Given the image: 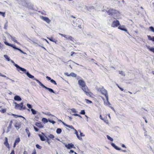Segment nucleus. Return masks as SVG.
<instances>
[{
    "label": "nucleus",
    "mask_w": 154,
    "mask_h": 154,
    "mask_svg": "<svg viewBox=\"0 0 154 154\" xmlns=\"http://www.w3.org/2000/svg\"><path fill=\"white\" fill-rule=\"evenodd\" d=\"M78 82L81 88L85 92L86 94L90 97H92L93 94L88 89V87L86 85L85 82L83 80H79Z\"/></svg>",
    "instance_id": "1"
},
{
    "label": "nucleus",
    "mask_w": 154,
    "mask_h": 154,
    "mask_svg": "<svg viewBox=\"0 0 154 154\" xmlns=\"http://www.w3.org/2000/svg\"><path fill=\"white\" fill-rule=\"evenodd\" d=\"M14 66L17 67V70L18 71H21L22 72H23L24 73L26 74L27 76L30 78L32 79H34V77L30 74L28 72H26V70L24 68H23L22 67L16 64H15Z\"/></svg>",
    "instance_id": "2"
},
{
    "label": "nucleus",
    "mask_w": 154,
    "mask_h": 154,
    "mask_svg": "<svg viewBox=\"0 0 154 154\" xmlns=\"http://www.w3.org/2000/svg\"><path fill=\"white\" fill-rule=\"evenodd\" d=\"M14 66L17 67V70L18 71H21L22 72H23L24 73L26 74L27 76L30 78L32 79H34V77L30 74L28 72H26V70L24 68H23L22 67L16 64H15Z\"/></svg>",
    "instance_id": "3"
},
{
    "label": "nucleus",
    "mask_w": 154,
    "mask_h": 154,
    "mask_svg": "<svg viewBox=\"0 0 154 154\" xmlns=\"http://www.w3.org/2000/svg\"><path fill=\"white\" fill-rule=\"evenodd\" d=\"M14 103L15 104L14 108L16 109L22 110L26 109V107L23 106V102H21L19 104H17L16 102H14Z\"/></svg>",
    "instance_id": "4"
},
{
    "label": "nucleus",
    "mask_w": 154,
    "mask_h": 154,
    "mask_svg": "<svg viewBox=\"0 0 154 154\" xmlns=\"http://www.w3.org/2000/svg\"><path fill=\"white\" fill-rule=\"evenodd\" d=\"M99 91H100L101 94L105 96L107 101L108 100V96L107 94V91L103 87L100 88L98 89Z\"/></svg>",
    "instance_id": "5"
},
{
    "label": "nucleus",
    "mask_w": 154,
    "mask_h": 154,
    "mask_svg": "<svg viewBox=\"0 0 154 154\" xmlns=\"http://www.w3.org/2000/svg\"><path fill=\"white\" fill-rule=\"evenodd\" d=\"M34 80H35L43 88H44L48 90L51 92L53 93H54V91L52 89L46 87V86H45L43 84H42L38 79H34Z\"/></svg>",
    "instance_id": "6"
},
{
    "label": "nucleus",
    "mask_w": 154,
    "mask_h": 154,
    "mask_svg": "<svg viewBox=\"0 0 154 154\" xmlns=\"http://www.w3.org/2000/svg\"><path fill=\"white\" fill-rule=\"evenodd\" d=\"M106 12L110 16H112L117 14L118 11L117 10L112 9L109 8Z\"/></svg>",
    "instance_id": "7"
},
{
    "label": "nucleus",
    "mask_w": 154,
    "mask_h": 154,
    "mask_svg": "<svg viewBox=\"0 0 154 154\" xmlns=\"http://www.w3.org/2000/svg\"><path fill=\"white\" fill-rule=\"evenodd\" d=\"M4 43L6 45H8L9 46H10L12 47L14 49H17V50L20 51L21 53L24 54V53L23 52V51H22L21 49H19V48H18L16 47H15V45H14L9 43L6 41H5L4 42Z\"/></svg>",
    "instance_id": "8"
},
{
    "label": "nucleus",
    "mask_w": 154,
    "mask_h": 154,
    "mask_svg": "<svg viewBox=\"0 0 154 154\" xmlns=\"http://www.w3.org/2000/svg\"><path fill=\"white\" fill-rule=\"evenodd\" d=\"M120 25L119 21L117 20L113 21L111 24V26L112 27H117Z\"/></svg>",
    "instance_id": "9"
},
{
    "label": "nucleus",
    "mask_w": 154,
    "mask_h": 154,
    "mask_svg": "<svg viewBox=\"0 0 154 154\" xmlns=\"http://www.w3.org/2000/svg\"><path fill=\"white\" fill-rule=\"evenodd\" d=\"M21 123L20 122H16L14 123V126L18 130L21 127Z\"/></svg>",
    "instance_id": "10"
},
{
    "label": "nucleus",
    "mask_w": 154,
    "mask_h": 154,
    "mask_svg": "<svg viewBox=\"0 0 154 154\" xmlns=\"http://www.w3.org/2000/svg\"><path fill=\"white\" fill-rule=\"evenodd\" d=\"M41 18L44 21L46 22L47 23H49L51 22V20L47 17L42 16Z\"/></svg>",
    "instance_id": "11"
},
{
    "label": "nucleus",
    "mask_w": 154,
    "mask_h": 154,
    "mask_svg": "<svg viewBox=\"0 0 154 154\" xmlns=\"http://www.w3.org/2000/svg\"><path fill=\"white\" fill-rule=\"evenodd\" d=\"M65 146L68 149H71L72 148H75L74 145L72 144V143H68V144H66L65 145Z\"/></svg>",
    "instance_id": "12"
},
{
    "label": "nucleus",
    "mask_w": 154,
    "mask_h": 154,
    "mask_svg": "<svg viewBox=\"0 0 154 154\" xmlns=\"http://www.w3.org/2000/svg\"><path fill=\"white\" fill-rule=\"evenodd\" d=\"M111 145L113 147L116 149L117 150H121L122 152H126V151L125 150H121V149L120 148H119L117 146H116L114 143H111Z\"/></svg>",
    "instance_id": "13"
},
{
    "label": "nucleus",
    "mask_w": 154,
    "mask_h": 154,
    "mask_svg": "<svg viewBox=\"0 0 154 154\" xmlns=\"http://www.w3.org/2000/svg\"><path fill=\"white\" fill-rule=\"evenodd\" d=\"M5 141L4 142V144L8 148H9L10 146L8 142V138L7 137H5Z\"/></svg>",
    "instance_id": "14"
},
{
    "label": "nucleus",
    "mask_w": 154,
    "mask_h": 154,
    "mask_svg": "<svg viewBox=\"0 0 154 154\" xmlns=\"http://www.w3.org/2000/svg\"><path fill=\"white\" fill-rule=\"evenodd\" d=\"M12 123H13L12 120H11L10 121L9 125L7 128L8 132L10 131V129H11V128Z\"/></svg>",
    "instance_id": "15"
},
{
    "label": "nucleus",
    "mask_w": 154,
    "mask_h": 154,
    "mask_svg": "<svg viewBox=\"0 0 154 154\" xmlns=\"http://www.w3.org/2000/svg\"><path fill=\"white\" fill-rule=\"evenodd\" d=\"M35 125L39 128H42L43 127V126L42 125L41 122H37L35 123Z\"/></svg>",
    "instance_id": "16"
},
{
    "label": "nucleus",
    "mask_w": 154,
    "mask_h": 154,
    "mask_svg": "<svg viewBox=\"0 0 154 154\" xmlns=\"http://www.w3.org/2000/svg\"><path fill=\"white\" fill-rule=\"evenodd\" d=\"M14 99L15 100L17 101H20L22 100L21 97L18 95L15 96L14 98Z\"/></svg>",
    "instance_id": "17"
},
{
    "label": "nucleus",
    "mask_w": 154,
    "mask_h": 154,
    "mask_svg": "<svg viewBox=\"0 0 154 154\" xmlns=\"http://www.w3.org/2000/svg\"><path fill=\"white\" fill-rule=\"evenodd\" d=\"M63 124L65 126H66L71 129H73L74 130L75 129L74 128L72 125H67L64 122H63Z\"/></svg>",
    "instance_id": "18"
},
{
    "label": "nucleus",
    "mask_w": 154,
    "mask_h": 154,
    "mask_svg": "<svg viewBox=\"0 0 154 154\" xmlns=\"http://www.w3.org/2000/svg\"><path fill=\"white\" fill-rule=\"evenodd\" d=\"M118 29L120 30L125 31L126 32H128L126 28H125L124 26H119L118 27Z\"/></svg>",
    "instance_id": "19"
},
{
    "label": "nucleus",
    "mask_w": 154,
    "mask_h": 154,
    "mask_svg": "<svg viewBox=\"0 0 154 154\" xmlns=\"http://www.w3.org/2000/svg\"><path fill=\"white\" fill-rule=\"evenodd\" d=\"M74 131H75V134H76V136H77V138H78V139L80 140H82V138L81 137H80L78 135V132L75 129L74 130Z\"/></svg>",
    "instance_id": "20"
},
{
    "label": "nucleus",
    "mask_w": 154,
    "mask_h": 154,
    "mask_svg": "<svg viewBox=\"0 0 154 154\" xmlns=\"http://www.w3.org/2000/svg\"><path fill=\"white\" fill-rule=\"evenodd\" d=\"M48 38L50 41L53 42H54L55 43H56V42H57V40L54 38L52 37H51L50 38Z\"/></svg>",
    "instance_id": "21"
},
{
    "label": "nucleus",
    "mask_w": 154,
    "mask_h": 154,
    "mask_svg": "<svg viewBox=\"0 0 154 154\" xmlns=\"http://www.w3.org/2000/svg\"><path fill=\"white\" fill-rule=\"evenodd\" d=\"M38 136L40 137L41 140L42 141H45L46 140L45 137L44 136H42V135H41L40 134H38Z\"/></svg>",
    "instance_id": "22"
},
{
    "label": "nucleus",
    "mask_w": 154,
    "mask_h": 154,
    "mask_svg": "<svg viewBox=\"0 0 154 154\" xmlns=\"http://www.w3.org/2000/svg\"><path fill=\"white\" fill-rule=\"evenodd\" d=\"M148 39L154 42V36L151 37L150 35H147Z\"/></svg>",
    "instance_id": "23"
},
{
    "label": "nucleus",
    "mask_w": 154,
    "mask_h": 154,
    "mask_svg": "<svg viewBox=\"0 0 154 154\" xmlns=\"http://www.w3.org/2000/svg\"><path fill=\"white\" fill-rule=\"evenodd\" d=\"M147 48L150 51L154 53V48H150L149 46H147Z\"/></svg>",
    "instance_id": "24"
},
{
    "label": "nucleus",
    "mask_w": 154,
    "mask_h": 154,
    "mask_svg": "<svg viewBox=\"0 0 154 154\" xmlns=\"http://www.w3.org/2000/svg\"><path fill=\"white\" fill-rule=\"evenodd\" d=\"M68 75L71 76L72 77H76L77 76V75L75 73H74L72 72H71L69 75Z\"/></svg>",
    "instance_id": "25"
},
{
    "label": "nucleus",
    "mask_w": 154,
    "mask_h": 154,
    "mask_svg": "<svg viewBox=\"0 0 154 154\" xmlns=\"http://www.w3.org/2000/svg\"><path fill=\"white\" fill-rule=\"evenodd\" d=\"M20 138L19 137H18V138H17L16 139L14 143L17 144L19 143L20 142Z\"/></svg>",
    "instance_id": "26"
},
{
    "label": "nucleus",
    "mask_w": 154,
    "mask_h": 154,
    "mask_svg": "<svg viewBox=\"0 0 154 154\" xmlns=\"http://www.w3.org/2000/svg\"><path fill=\"white\" fill-rule=\"evenodd\" d=\"M11 115L12 116H14L16 118H17V117H20V118H24L22 116H18V115H16V114H13V113H12Z\"/></svg>",
    "instance_id": "27"
},
{
    "label": "nucleus",
    "mask_w": 154,
    "mask_h": 154,
    "mask_svg": "<svg viewBox=\"0 0 154 154\" xmlns=\"http://www.w3.org/2000/svg\"><path fill=\"white\" fill-rule=\"evenodd\" d=\"M42 121L44 123H47L48 122V120L45 118H43L42 119Z\"/></svg>",
    "instance_id": "28"
},
{
    "label": "nucleus",
    "mask_w": 154,
    "mask_h": 154,
    "mask_svg": "<svg viewBox=\"0 0 154 154\" xmlns=\"http://www.w3.org/2000/svg\"><path fill=\"white\" fill-rule=\"evenodd\" d=\"M62 131V130L60 128H58L57 129L56 131V132L57 134H60Z\"/></svg>",
    "instance_id": "29"
},
{
    "label": "nucleus",
    "mask_w": 154,
    "mask_h": 154,
    "mask_svg": "<svg viewBox=\"0 0 154 154\" xmlns=\"http://www.w3.org/2000/svg\"><path fill=\"white\" fill-rule=\"evenodd\" d=\"M25 130L26 133L28 135V137H29L30 136V133L28 129V128H26L25 129Z\"/></svg>",
    "instance_id": "30"
},
{
    "label": "nucleus",
    "mask_w": 154,
    "mask_h": 154,
    "mask_svg": "<svg viewBox=\"0 0 154 154\" xmlns=\"http://www.w3.org/2000/svg\"><path fill=\"white\" fill-rule=\"evenodd\" d=\"M48 137L49 138L51 139L52 140H54V135L52 134H50L48 136Z\"/></svg>",
    "instance_id": "31"
},
{
    "label": "nucleus",
    "mask_w": 154,
    "mask_h": 154,
    "mask_svg": "<svg viewBox=\"0 0 154 154\" xmlns=\"http://www.w3.org/2000/svg\"><path fill=\"white\" fill-rule=\"evenodd\" d=\"M6 111V109H3L1 110H0V112H1L2 113H4Z\"/></svg>",
    "instance_id": "32"
},
{
    "label": "nucleus",
    "mask_w": 154,
    "mask_h": 154,
    "mask_svg": "<svg viewBox=\"0 0 154 154\" xmlns=\"http://www.w3.org/2000/svg\"><path fill=\"white\" fill-rule=\"evenodd\" d=\"M67 39L73 42V40L74 39L72 36H69L68 38Z\"/></svg>",
    "instance_id": "33"
},
{
    "label": "nucleus",
    "mask_w": 154,
    "mask_h": 154,
    "mask_svg": "<svg viewBox=\"0 0 154 154\" xmlns=\"http://www.w3.org/2000/svg\"><path fill=\"white\" fill-rule=\"evenodd\" d=\"M4 57L8 61H9L10 60V58L8 57V55H4Z\"/></svg>",
    "instance_id": "34"
},
{
    "label": "nucleus",
    "mask_w": 154,
    "mask_h": 154,
    "mask_svg": "<svg viewBox=\"0 0 154 154\" xmlns=\"http://www.w3.org/2000/svg\"><path fill=\"white\" fill-rule=\"evenodd\" d=\"M85 100L86 101V102L88 103H92V102L88 99H85Z\"/></svg>",
    "instance_id": "35"
},
{
    "label": "nucleus",
    "mask_w": 154,
    "mask_h": 154,
    "mask_svg": "<svg viewBox=\"0 0 154 154\" xmlns=\"http://www.w3.org/2000/svg\"><path fill=\"white\" fill-rule=\"evenodd\" d=\"M31 111H32V113L33 114H35L36 113V111H35V110L33 109H31Z\"/></svg>",
    "instance_id": "36"
},
{
    "label": "nucleus",
    "mask_w": 154,
    "mask_h": 154,
    "mask_svg": "<svg viewBox=\"0 0 154 154\" xmlns=\"http://www.w3.org/2000/svg\"><path fill=\"white\" fill-rule=\"evenodd\" d=\"M107 138L111 141H113V139L112 138L110 137L109 136L107 135Z\"/></svg>",
    "instance_id": "37"
},
{
    "label": "nucleus",
    "mask_w": 154,
    "mask_h": 154,
    "mask_svg": "<svg viewBox=\"0 0 154 154\" xmlns=\"http://www.w3.org/2000/svg\"><path fill=\"white\" fill-rule=\"evenodd\" d=\"M50 81L52 83L54 84L55 85H57V84L56 82H55V81L53 79H51V80Z\"/></svg>",
    "instance_id": "38"
},
{
    "label": "nucleus",
    "mask_w": 154,
    "mask_h": 154,
    "mask_svg": "<svg viewBox=\"0 0 154 154\" xmlns=\"http://www.w3.org/2000/svg\"><path fill=\"white\" fill-rule=\"evenodd\" d=\"M0 14L2 15L3 17H5V12L0 11Z\"/></svg>",
    "instance_id": "39"
},
{
    "label": "nucleus",
    "mask_w": 154,
    "mask_h": 154,
    "mask_svg": "<svg viewBox=\"0 0 154 154\" xmlns=\"http://www.w3.org/2000/svg\"><path fill=\"white\" fill-rule=\"evenodd\" d=\"M35 146L38 149H41L42 148V147L38 144H36Z\"/></svg>",
    "instance_id": "40"
},
{
    "label": "nucleus",
    "mask_w": 154,
    "mask_h": 154,
    "mask_svg": "<svg viewBox=\"0 0 154 154\" xmlns=\"http://www.w3.org/2000/svg\"><path fill=\"white\" fill-rule=\"evenodd\" d=\"M79 132H80V137H84L85 136V135L82 133V132H81V131L80 130V131H78Z\"/></svg>",
    "instance_id": "41"
},
{
    "label": "nucleus",
    "mask_w": 154,
    "mask_h": 154,
    "mask_svg": "<svg viewBox=\"0 0 154 154\" xmlns=\"http://www.w3.org/2000/svg\"><path fill=\"white\" fill-rule=\"evenodd\" d=\"M150 30L154 32V28L152 26H150L149 27Z\"/></svg>",
    "instance_id": "42"
},
{
    "label": "nucleus",
    "mask_w": 154,
    "mask_h": 154,
    "mask_svg": "<svg viewBox=\"0 0 154 154\" xmlns=\"http://www.w3.org/2000/svg\"><path fill=\"white\" fill-rule=\"evenodd\" d=\"M71 110L74 113H75L76 112V111L75 109L72 108L71 109Z\"/></svg>",
    "instance_id": "43"
},
{
    "label": "nucleus",
    "mask_w": 154,
    "mask_h": 154,
    "mask_svg": "<svg viewBox=\"0 0 154 154\" xmlns=\"http://www.w3.org/2000/svg\"><path fill=\"white\" fill-rule=\"evenodd\" d=\"M80 113L81 114L84 115L85 113V110H82L80 112Z\"/></svg>",
    "instance_id": "44"
},
{
    "label": "nucleus",
    "mask_w": 154,
    "mask_h": 154,
    "mask_svg": "<svg viewBox=\"0 0 154 154\" xmlns=\"http://www.w3.org/2000/svg\"><path fill=\"white\" fill-rule=\"evenodd\" d=\"M48 121L49 122L52 123L53 124H54L56 122L55 121H53V120H49Z\"/></svg>",
    "instance_id": "45"
},
{
    "label": "nucleus",
    "mask_w": 154,
    "mask_h": 154,
    "mask_svg": "<svg viewBox=\"0 0 154 154\" xmlns=\"http://www.w3.org/2000/svg\"><path fill=\"white\" fill-rule=\"evenodd\" d=\"M36 151L35 149H34L32 151V154H36Z\"/></svg>",
    "instance_id": "46"
},
{
    "label": "nucleus",
    "mask_w": 154,
    "mask_h": 154,
    "mask_svg": "<svg viewBox=\"0 0 154 154\" xmlns=\"http://www.w3.org/2000/svg\"><path fill=\"white\" fill-rule=\"evenodd\" d=\"M27 106L29 108H31L32 107L31 105L28 103L27 104Z\"/></svg>",
    "instance_id": "47"
},
{
    "label": "nucleus",
    "mask_w": 154,
    "mask_h": 154,
    "mask_svg": "<svg viewBox=\"0 0 154 154\" xmlns=\"http://www.w3.org/2000/svg\"><path fill=\"white\" fill-rule=\"evenodd\" d=\"M118 87L120 89L121 91H123L124 90V89L120 87L117 84V85Z\"/></svg>",
    "instance_id": "48"
},
{
    "label": "nucleus",
    "mask_w": 154,
    "mask_h": 154,
    "mask_svg": "<svg viewBox=\"0 0 154 154\" xmlns=\"http://www.w3.org/2000/svg\"><path fill=\"white\" fill-rule=\"evenodd\" d=\"M34 128L36 131H38L39 130V129L35 126H34Z\"/></svg>",
    "instance_id": "49"
},
{
    "label": "nucleus",
    "mask_w": 154,
    "mask_h": 154,
    "mask_svg": "<svg viewBox=\"0 0 154 154\" xmlns=\"http://www.w3.org/2000/svg\"><path fill=\"white\" fill-rule=\"evenodd\" d=\"M72 115H74V116H78L79 117H81V116L80 115H79L75 113V114H73Z\"/></svg>",
    "instance_id": "50"
},
{
    "label": "nucleus",
    "mask_w": 154,
    "mask_h": 154,
    "mask_svg": "<svg viewBox=\"0 0 154 154\" xmlns=\"http://www.w3.org/2000/svg\"><path fill=\"white\" fill-rule=\"evenodd\" d=\"M46 78L48 80H50L51 81V78L49 77V76H47L46 77Z\"/></svg>",
    "instance_id": "51"
},
{
    "label": "nucleus",
    "mask_w": 154,
    "mask_h": 154,
    "mask_svg": "<svg viewBox=\"0 0 154 154\" xmlns=\"http://www.w3.org/2000/svg\"><path fill=\"white\" fill-rule=\"evenodd\" d=\"M76 54V53H75V52H74L73 51H72V52H71V56H72L73 54Z\"/></svg>",
    "instance_id": "52"
},
{
    "label": "nucleus",
    "mask_w": 154,
    "mask_h": 154,
    "mask_svg": "<svg viewBox=\"0 0 154 154\" xmlns=\"http://www.w3.org/2000/svg\"><path fill=\"white\" fill-rule=\"evenodd\" d=\"M74 152L73 150H70V152H69V153L70 154V153H73Z\"/></svg>",
    "instance_id": "53"
},
{
    "label": "nucleus",
    "mask_w": 154,
    "mask_h": 154,
    "mask_svg": "<svg viewBox=\"0 0 154 154\" xmlns=\"http://www.w3.org/2000/svg\"><path fill=\"white\" fill-rule=\"evenodd\" d=\"M10 154H15V152L14 151V150H13L10 153Z\"/></svg>",
    "instance_id": "54"
},
{
    "label": "nucleus",
    "mask_w": 154,
    "mask_h": 154,
    "mask_svg": "<svg viewBox=\"0 0 154 154\" xmlns=\"http://www.w3.org/2000/svg\"><path fill=\"white\" fill-rule=\"evenodd\" d=\"M0 76L4 77H6V76L5 75H2L1 73L0 72Z\"/></svg>",
    "instance_id": "55"
},
{
    "label": "nucleus",
    "mask_w": 154,
    "mask_h": 154,
    "mask_svg": "<svg viewBox=\"0 0 154 154\" xmlns=\"http://www.w3.org/2000/svg\"><path fill=\"white\" fill-rule=\"evenodd\" d=\"M45 137H46V138H47V140H46V141L48 142V143L49 144V143H49V139L47 138V137L45 136Z\"/></svg>",
    "instance_id": "56"
},
{
    "label": "nucleus",
    "mask_w": 154,
    "mask_h": 154,
    "mask_svg": "<svg viewBox=\"0 0 154 154\" xmlns=\"http://www.w3.org/2000/svg\"><path fill=\"white\" fill-rule=\"evenodd\" d=\"M100 118L101 120H104V119H103V118H102V116H101V115H100Z\"/></svg>",
    "instance_id": "57"
},
{
    "label": "nucleus",
    "mask_w": 154,
    "mask_h": 154,
    "mask_svg": "<svg viewBox=\"0 0 154 154\" xmlns=\"http://www.w3.org/2000/svg\"><path fill=\"white\" fill-rule=\"evenodd\" d=\"M105 122H106V123H108V120H105L104 119V120H103Z\"/></svg>",
    "instance_id": "58"
},
{
    "label": "nucleus",
    "mask_w": 154,
    "mask_h": 154,
    "mask_svg": "<svg viewBox=\"0 0 154 154\" xmlns=\"http://www.w3.org/2000/svg\"><path fill=\"white\" fill-rule=\"evenodd\" d=\"M63 37H64V38H65L67 39L68 38L66 36V35L64 34Z\"/></svg>",
    "instance_id": "59"
},
{
    "label": "nucleus",
    "mask_w": 154,
    "mask_h": 154,
    "mask_svg": "<svg viewBox=\"0 0 154 154\" xmlns=\"http://www.w3.org/2000/svg\"><path fill=\"white\" fill-rule=\"evenodd\" d=\"M3 47V45L0 42V48H1Z\"/></svg>",
    "instance_id": "60"
},
{
    "label": "nucleus",
    "mask_w": 154,
    "mask_h": 154,
    "mask_svg": "<svg viewBox=\"0 0 154 154\" xmlns=\"http://www.w3.org/2000/svg\"><path fill=\"white\" fill-rule=\"evenodd\" d=\"M17 144L16 143H14V144L13 147H14V148L15 147V146H16V145Z\"/></svg>",
    "instance_id": "61"
},
{
    "label": "nucleus",
    "mask_w": 154,
    "mask_h": 154,
    "mask_svg": "<svg viewBox=\"0 0 154 154\" xmlns=\"http://www.w3.org/2000/svg\"><path fill=\"white\" fill-rule=\"evenodd\" d=\"M122 146L123 147L126 148L125 145L122 144Z\"/></svg>",
    "instance_id": "62"
},
{
    "label": "nucleus",
    "mask_w": 154,
    "mask_h": 154,
    "mask_svg": "<svg viewBox=\"0 0 154 154\" xmlns=\"http://www.w3.org/2000/svg\"><path fill=\"white\" fill-rule=\"evenodd\" d=\"M13 40L14 41V42H16V43H18V42L17 41V40Z\"/></svg>",
    "instance_id": "63"
},
{
    "label": "nucleus",
    "mask_w": 154,
    "mask_h": 154,
    "mask_svg": "<svg viewBox=\"0 0 154 154\" xmlns=\"http://www.w3.org/2000/svg\"><path fill=\"white\" fill-rule=\"evenodd\" d=\"M59 34L60 35H61V36H63V35H64V34H61V33H59Z\"/></svg>",
    "instance_id": "64"
}]
</instances>
